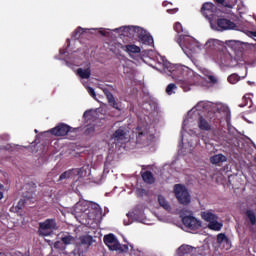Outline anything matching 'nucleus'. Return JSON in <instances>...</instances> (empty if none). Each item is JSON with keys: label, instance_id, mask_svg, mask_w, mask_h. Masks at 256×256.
I'll return each mask as SVG.
<instances>
[{"label": "nucleus", "instance_id": "f257e3e1", "mask_svg": "<svg viewBox=\"0 0 256 256\" xmlns=\"http://www.w3.org/2000/svg\"><path fill=\"white\" fill-rule=\"evenodd\" d=\"M174 31L177 33L175 41L184 52L190 51V53H195L197 49H201V44H199L193 37L189 36V32L183 30L181 22H176L174 24Z\"/></svg>", "mask_w": 256, "mask_h": 256}, {"label": "nucleus", "instance_id": "f03ea898", "mask_svg": "<svg viewBox=\"0 0 256 256\" xmlns=\"http://www.w3.org/2000/svg\"><path fill=\"white\" fill-rule=\"evenodd\" d=\"M122 34L124 37H129L130 39L137 37L144 45H151L153 43V36L147 34V31L139 26H124L122 28Z\"/></svg>", "mask_w": 256, "mask_h": 256}, {"label": "nucleus", "instance_id": "7ed1b4c3", "mask_svg": "<svg viewBox=\"0 0 256 256\" xmlns=\"http://www.w3.org/2000/svg\"><path fill=\"white\" fill-rule=\"evenodd\" d=\"M172 75V79L183 89V91H191V84L187 78L188 71L183 69L182 66H174L173 69H169Z\"/></svg>", "mask_w": 256, "mask_h": 256}, {"label": "nucleus", "instance_id": "20e7f679", "mask_svg": "<svg viewBox=\"0 0 256 256\" xmlns=\"http://www.w3.org/2000/svg\"><path fill=\"white\" fill-rule=\"evenodd\" d=\"M136 137L137 145H141L142 147H149L151 143H153V135L149 133V129L145 126H138L133 131Z\"/></svg>", "mask_w": 256, "mask_h": 256}, {"label": "nucleus", "instance_id": "39448f33", "mask_svg": "<svg viewBox=\"0 0 256 256\" xmlns=\"http://www.w3.org/2000/svg\"><path fill=\"white\" fill-rule=\"evenodd\" d=\"M103 241L110 251H118V253H127L129 251V245H122L115 234L105 235Z\"/></svg>", "mask_w": 256, "mask_h": 256}, {"label": "nucleus", "instance_id": "423d86ee", "mask_svg": "<svg viewBox=\"0 0 256 256\" xmlns=\"http://www.w3.org/2000/svg\"><path fill=\"white\" fill-rule=\"evenodd\" d=\"M174 193L180 205H189L191 203V195L185 186L181 184L174 185Z\"/></svg>", "mask_w": 256, "mask_h": 256}, {"label": "nucleus", "instance_id": "0eeeda50", "mask_svg": "<svg viewBox=\"0 0 256 256\" xmlns=\"http://www.w3.org/2000/svg\"><path fill=\"white\" fill-rule=\"evenodd\" d=\"M216 29L217 31H231V30H237V24L235 22L226 19V18H218L216 20Z\"/></svg>", "mask_w": 256, "mask_h": 256}, {"label": "nucleus", "instance_id": "6e6552de", "mask_svg": "<svg viewBox=\"0 0 256 256\" xmlns=\"http://www.w3.org/2000/svg\"><path fill=\"white\" fill-rule=\"evenodd\" d=\"M75 130V128L65 124V123H59L54 128H51L49 130V133L54 135V137H65L68 133H70L71 130Z\"/></svg>", "mask_w": 256, "mask_h": 256}, {"label": "nucleus", "instance_id": "1a4fd4ad", "mask_svg": "<svg viewBox=\"0 0 256 256\" xmlns=\"http://www.w3.org/2000/svg\"><path fill=\"white\" fill-rule=\"evenodd\" d=\"M184 227L190 229V231H197L201 227V220H198L194 216H184L182 218Z\"/></svg>", "mask_w": 256, "mask_h": 256}, {"label": "nucleus", "instance_id": "9d476101", "mask_svg": "<svg viewBox=\"0 0 256 256\" xmlns=\"http://www.w3.org/2000/svg\"><path fill=\"white\" fill-rule=\"evenodd\" d=\"M217 6L211 2H205L201 7V13L206 19H213Z\"/></svg>", "mask_w": 256, "mask_h": 256}, {"label": "nucleus", "instance_id": "9b49d317", "mask_svg": "<svg viewBox=\"0 0 256 256\" xmlns=\"http://www.w3.org/2000/svg\"><path fill=\"white\" fill-rule=\"evenodd\" d=\"M57 220L55 218H48L44 222L39 223V231H57Z\"/></svg>", "mask_w": 256, "mask_h": 256}, {"label": "nucleus", "instance_id": "f8f14e48", "mask_svg": "<svg viewBox=\"0 0 256 256\" xmlns=\"http://www.w3.org/2000/svg\"><path fill=\"white\" fill-rule=\"evenodd\" d=\"M205 49L207 53H220L221 48L223 45L221 44V41L215 40V39H210L205 43Z\"/></svg>", "mask_w": 256, "mask_h": 256}, {"label": "nucleus", "instance_id": "ddd939ff", "mask_svg": "<svg viewBox=\"0 0 256 256\" xmlns=\"http://www.w3.org/2000/svg\"><path fill=\"white\" fill-rule=\"evenodd\" d=\"M103 93L106 96L110 107H113V109H116V111H121V108L119 107L117 100H115V96H113V93H111V91H109V89L107 88L103 89Z\"/></svg>", "mask_w": 256, "mask_h": 256}, {"label": "nucleus", "instance_id": "4468645a", "mask_svg": "<svg viewBox=\"0 0 256 256\" xmlns=\"http://www.w3.org/2000/svg\"><path fill=\"white\" fill-rule=\"evenodd\" d=\"M26 190L23 192V198L27 201H31L33 199V196L35 195V191H37V184L35 183H29L26 185Z\"/></svg>", "mask_w": 256, "mask_h": 256}, {"label": "nucleus", "instance_id": "2eb2a0df", "mask_svg": "<svg viewBox=\"0 0 256 256\" xmlns=\"http://www.w3.org/2000/svg\"><path fill=\"white\" fill-rule=\"evenodd\" d=\"M112 139L114 141H125L127 139V130L125 126H120L113 134Z\"/></svg>", "mask_w": 256, "mask_h": 256}, {"label": "nucleus", "instance_id": "dca6fc26", "mask_svg": "<svg viewBox=\"0 0 256 256\" xmlns=\"http://www.w3.org/2000/svg\"><path fill=\"white\" fill-rule=\"evenodd\" d=\"M218 61L221 65H224V67H230L231 66V54H227L225 52H218Z\"/></svg>", "mask_w": 256, "mask_h": 256}, {"label": "nucleus", "instance_id": "f3484780", "mask_svg": "<svg viewBox=\"0 0 256 256\" xmlns=\"http://www.w3.org/2000/svg\"><path fill=\"white\" fill-rule=\"evenodd\" d=\"M142 181L147 185H153L155 183V176H153V172L147 170L145 172H141Z\"/></svg>", "mask_w": 256, "mask_h": 256}, {"label": "nucleus", "instance_id": "a211bd4d", "mask_svg": "<svg viewBox=\"0 0 256 256\" xmlns=\"http://www.w3.org/2000/svg\"><path fill=\"white\" fill-rule=\"evenodd\" d=\"M198 128L201 131H211L212 129L211 123L207 121V119H205L203 116H200L198 119Z\"/></svg>", "mask_w": 256, "mask_h": 256}, {"label": "nucleus", "instance_id": "6ab92c4d", "mask_svg": "<svg viewBox=\"0 0 256 256\" xmlns=\"http://www.w3.org/2000/svg\"><path fill=\"white\" fill-rule=\"evenodd\" d=\"M201 217L207 223H212L213 221H217V219H219V217H217V215L213 214L211 211L202 212Z\"/></svg>", "mask_w": 256, "mask_h": 256}, {"label": "nucleus", "instance_id": "aec40b11", "mask_svg": "<svg viewBox=\"0 0 256 256\" xmlns=\"http://www.w3.org/2000/svg\"><path fill=\"white\" fill-rule=\"evenodd\" d=\"M227 161V156L223 154H216L210 158L212 165H219V163H225Z\"/></svg>", "mask_w": 256, "mask_h": 256}, {"label": "nucleus", "instance_id": "412c9836", "mask_svg": "<svg viewBox=\"0 0 256 256\" xmlns=\"http://www.w3.org/2000/svg\"><path fill=\"white\" fill-rule=\"evenodd\" d=\"M77 75H79V77L81 79H90L91 77V68H78L76 71Z\"/></svg>", "mask_w": 256, "mask_h": 256}, {"label": "nucleus", "instance_id": "4be33fe9", "mask_svg": "<svg viewBox=\"0 0 256 256\" xmlns=\"http://www.w3.org/2000/svg\"><path fill=\"white\" fill-rule=\"evenodd\" d=\"M190 253H193V247L190 245H182L178 248V254L180 256L190 255Z\"/></svg>", "mask_w": 256, "mask_h": 256}, {"label": "nucleus", "instance_id": "5701e85b", "mask_svg": "<svg viewBox=\"0 0 256 256\" xmlns=\"http://www.w3.org/2000/svg\"><path fill=\"white\" fill-rule=\"evenodd\" d=\"M126 49V53H129L131 55V53H141V48L135 44H128L125 46Z\"/></svg>", "mask_w": 256, "mask_h": 256}, {"label": "nucleus", "instance_id": "b1692460", "mask_svg": "<svg viewBox=\"0 0 256 256\" xmlns=\"http://www.w3.org/2000/svg\"><path fill=\"white\" fill-rule=\"evenodd\" d=\"M158 203L165 209V211H171V205H169V202H167L163 195L158 196Z\"/></svg>", "mask_w": 256, "mask_h": 256}, {"label": "nucleus", "instance_id": "393cba45", "mask_svg": "<svg viewBox=\"0 0 256 256\" xmlns=\"http://www.w3.org/2000/svg\"><path fill=\"white\" fill-rule=\"evenodd\" d=\"M208 227L211 229V231H221V229L223 228V224L217 222V220H213L208 224Z\"/></svg>", "mask_w": 256, "mask_h": 256}, {"label": "nucleus", "instance_id": "a878e982", "mask_svg": "<svg viewBox=\"0 0 256 256\" xmlns=\"http://www.w3.org/2000/svg\"><path fill=\"white\" fill-rule=\"evenodd\" d=\"M246 217L249 220L251 225H256V215L255 211L253 210H247L246 211Z\"/></svg>", "mask_w": 256, "mask_h": 256}, {"label": "nucleus", "instance_id": "bb28decb", "mask_svg": "<svg viewBox=\"0 0 256 256\" xmlns=\"http://www.w3.org/2000/svg\"><path fill=\"white\" fill-rule=\"evenodd\" d=\"M217 243L219 245L226 243V245H229V238L224 233H220L217 235Z\"/></svg>", "mask_w": 256, "mask_h": 256}, {"label": "nucleus", "instance_id": "cd10ccee", "mask_svg": "<svg viewBox=\"0 0 256 256\" xmlns=\"http://www.w3.org/2000/svg\"><path fill=\"white\" fill-rule=\"evenodd\" d=\"M73 241H75V238L69 234L61 237V242L63 243V245H71Z\"/></svg>", "mask_w": 256, "mask_h": 256}, {"label": "nucleus", "instance_id": "c85d7f7f", "mask_svg": "<svg viewBox=\"0 0 256 256\" xmlns=\"http://www.w3.org/2000/svg\"><path fill=\"white\" fill-rule=\"evenodd\" d=\"M85 29L82 27H78L72 34V38L74 39H81V35H83L85 33Z\"/></svg>", "mask_w": 256, "mask_h": 256}, {"label": "nucleus", "instance_id": "c756f323", "mask_svg": "<svg viewBox=\"0 0 256 256\" xmlns=\"http://www.w3.org/2000/svg\"><path fill=\"white\" fill-rule=\"evenodd\" d=\"M240 80H241V77L237 74H231L228 77V82H230L231 85H235L236 83H239Z\"/></svg>", "mask_w": 256, "mask_h": 256}, {"label": "nucleus", "instance_id": "7c9ffc66", "mask_svg": "<svg viewBox=\"0 0 256 256\" xmlns=\"http://www.w3.org/2000/svg\"><path fill=\"white\" fill-rule=\"evenodd\" d=\"M82 245H91L93 243V237L92 236H83L80 238Z\"/></svg>", "mask_w": 256, "mask_h": 256}, {"label": "nucleus", "instance_id": "2f4dec72", "mask_svg": "<svg viewBox=\"0 0 256 256\" xmlns=\"http://www.w3.org/2000/svg\"><path fill=\"white\" fill-rule=\"evenodd\" d=\"M95 134V126H87L85 131H84V135H86V137H91V135Z\"/></svg>", "mask_w": 256, "mask_h": 256}, {"label": "nucleus", "instance_id": "473e14b6", "mask_svg": "<svg viewBox=\"0 0 256 256\" xmlns=\"http://www.w3.org/2000/svg\"><path fill=\"white\" fill-rule=\"evenodd\" d=\"M72 175H73V170L65 171L60 175L59 180L63 181V179H69Z\"/></svg>", "mask_w": 256, "mask_h": 256}, {"label": "nucleus", "instance_id": "72a5a7b5", "mask_svg": "<svg viewBox=\"0 0 256 256\" xmlns=\"http://www.w3.org/2000/svg\"><path fill=\"white\" fill-rule=\"evenodd\" d=\"M173 89H177V85L171 83L166 88L167 95H173Z\"/></svg>", "mask_w": 256, "mask_h": 256}, {"label": "nucleus", "instance_id": "f704fd0d", "mask_svg": "<svg viewBox=\"0 0 256 256\" xmlns=\"http://www.w3.org/2000/svg\"><path fill=\"white\" fill-rule=\"evenodd\" d=\"M54 249H59L60 251H65V246L63 245V242L56 241L54 243Z\"/></svg>", "mask_w": 256, "mask_h": 256}, {"label": "nucleus", "instance_id": "c9c22d12", "mask_svg": "<svg viewBox=\"0 0 256 256\" xmlns=\"http://www.w3.org/2000/svg\"><path fill=\"white\" fill-rule=\"evenodd\" d=\"M216 5H222L223 7H227L228 9H231V4H225V0H213Z\"/></svg>", "mask_w": 256, "mask_h": 256}, {"label": "nucleus", "instance_id": "e433bc0d", "mask_svg": "<svg viewBox=\"0 0 256 256\" xmlns=\"http://www.w3.org/2000/svg\"><path fill=\"white\" fill-rule=\"evenodd\" d=\"M242 101H244V104L240 105V107H247V105H249V101H251V98H249L247 95H244Z\"/></svg>", "mask_w": 256, "mask_h": 256}, {"label": "nucleus", "instance_id": "4c0bfd02", "mask_svg": "<svg viewBox=\"0 0 256 256\" xmlns=\"http://www.w3.org/2000/svg\"><path fill=\"white\" fill-rule=\"evenodd\" d=\"M137 193H138V195H140V197H145V196H147V190H145V188H139V189L137 190Z\"/></svg>", "mask_w": 256, "mask_h": 256}, {"label": "nucleus", "instance_id": "58836bf2", "mask_svg": "<svg viewBox=\"0 0 256 256\" xmlns=\"http://www.w3.org/2000/svg\"><path fill=\"white\" fill-rule=\"evenodd\" d=\"M88 93L94 99H95V97H97V94L95 93V89H93V87H88Z\"/></svg>", "mask_w": 256, "mask_h": 256}, {"label": "nucleus", "instance_id": "ea45409f", "mask_svg": "<svg viewBox=\"0 0 256 256\" xmlns=\"http://www.w3.org/2000/svg\"><path fill=\"white\" fill-rule=\"evenodd\" d=\"M217 109L219 111H224V113H227L229 111V108L225 105H220V106H217Z\"/></svg>", "mask_w": 256, "mask_h": 256}, {"label": "nucleus", "instance_id": "a19ab883", "mask_svg": "<svg viewBox=\"0 0 256 256\" xmlns=\"http://www.w3.org/2000/svg\"><path fill=\"white\" fill-rule=\"evenodd\" d=\"M208 79L211 83H216L217 82V78H215V76H213V75L208 76Z\"/></svg>", "mask_w": 256, "mask_h": 256}, {"label": "nucleus", "instance_id": "79ce46f5", "mask_svg": "<svg viewBox=\"0 0 256 256\" xmlns=\"http://www.w3.org/2000/svg\"><path fill=\"white\" fill-rule=\"evenodd\" d=\"M0 189H3V185H1V184H0ZM1 199H3V192L2 191H0V201H1Z\"/></svg>", "mask_w": 256, "mask_h": 256}, {"label": "nucleus", "instance_id": "37998d69", "mask_svg": "<svg viewBox=\"0 0 256 256\" xmlns=\"http://www.w3.org/2000/svg\"><path fill=\"white\" fill-rule=\"evenodd\" d=\"M250 33H251V35H253V37H256V31H252Z\"/></svg>", "mask_w": 256, "mask_h": 256}, {"label": "nucleus", "instance_id": "c03bdc74", "mask_svg": "<svg viewBox=\"0 0 256 256\" xmlns=\"http://www.w3.org/2000/svg\"><path fill=\"white\" fill-rule=\"evenodd\" d=\"M83 117H87V111L84 112Z\"/></svg>", "mask_w": 256, "mask_h": 256}, {"label": "nucleus", "instance_id": "a18cd8bd", "mask_svg": "<svg viewBox=\"0 0 256 256\" xmlns=\"http://www.w3.org/2000/svg\"><path fill=\"white\" fill-rule=\"evenodd\" d=\"M175 12L179 11V9H174Z\"/></svg>", "mask_w": 256, "mask_h": 256}, {"label": "nucleus", "instance_id": "49530a36", "mask_svg": "<svg viewBox=\"0 0 256 256\" xmlns=\"http://www.w3.org/2000/svg\"><path fill=\"white\" fill-rule=\"evenodd\" d=\"M201 104H198L197 107H199Z\"/></svg>", "mask_w": 256, "mask_h": 256}, {"label": "nucleus", "instance_id": "de8ad7c7", "mask_svg": "<svg viewBox=\"0 0 256 256\" xmlns=\"http://www.w3.org/2000/svg\"><path fill=\"white\" fill-rule=\"evenodd\" d=\"M163 5H165V2H163Z\"/></svg>", "mask_w": 256, "mask_h": 256}]
</instances>
